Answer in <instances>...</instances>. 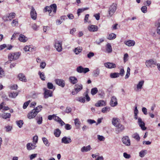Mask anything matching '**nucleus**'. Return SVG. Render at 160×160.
I'll return each mask as SVG.
<instances>
[{
    "instance_id": "obj_1",
    "label": "nucleus",
    "mask_w": 160,
    "mask_h": 160,
    "mask_svg": "<svg viewBox=\"0 0 160 160\" xmlns=\"http://www.w3.org/2000/svg\"><path fill=\"white\" fill-rule=\"evenodd\" d=\"M21 55V52H17L9 54L8 58L10 61L18 59Z\"/></svg>"
},
{
    "instance_id": "obj_2",
    "label": "nucleus",
    "mask_w": 160,
    "mask_h": 160,
    "mask_svg": "<svg viewBox=\"0 0 160 160\" xmlns=\"http://www.w3.org/2000/svg\"><path fill=\"white\" fill-rule=\"evenodd\" d=\"M83 89V86L81 84H77L75 85L74 90L72 92L73 95L77 94Z\"/></svg>"
},
{
    "instance_id": "obj_3",
    "label": "nucleus",
    "mask_w": 160,
    "mask_h": 160,
    "mask_svg": "<svg viewBox=\"0 0 160 160\" xmlns=\"http://www.w3.org/2000/svg\"><path fill=\"white\" fill-rule=\"evenodd\" d=\"M117 9L116 4L113 3L109 8L108 12L109 16L111 17L115 12Z\"/></svg>"
},
{
    "instance_id": "obj_4",
    "label": "nucleus",
    "mask_w": 160,
    "mask_h": 160,
    "mask_svg": "<svg viewBox=\"0 0 160 160\" xmlns=\"http://www.w3.org/2000/svg\"><path fill=\"white\" fill-rule=\"evenodd\" d=\"M115 131L117 134L119 133L122 132L125 129V127L121 123H118L117 126L115 127Z\"/></svg>"
},
{
    "instance_id": "obj_5",
    "label": "nucleus",
    "mask_w": 160,
    "mask_h": 160,
    "mask_svg": "<svg viewBox=\"0 0 160 160\" xmlns=\"http://www.w3.org/2000/svg\"><path fill=\"white\" fill-rule=\"evenodd\" d=\"M44 91V97L45 98H48L49 97H52V92L50 90L47 89L45 88L43 89Z\"/></svg>"
},
{
    "instance_id": "obj_6",
    "label": "nucleus",
    "mask_w": 160,
    "mask_h": 160,
    "mask_svg": "<svg viewBox=\"0 0 160 160\" xmlns=\"http://www.w3.org/2000/svg\"><path fill=\"white\" fill-rule=\"evenodd\" d=\"M138 123L139 126L141 127L142 130H145L147 128L145 127V123L142 121V119L140 118H138Z\"/></svg>"
},
{
    "instance_id": "obj_7",
    "label": "nucleus",
    "mask_w": 160,
    "mask_h": 160,
    "mask_svg": "<svg viewBox=\"0 0 160 160\" xmlns=\"http://www.w3.org/2000/svg\"><path fill=\"white\" fill-rule=\"evenodd\" d=\"M55 48L58 52L61 51L62 48V42H59L58 41H56L54 45Z\"/></svg>"
},
{
    "instance_id": "obj_8",
    "label": "nucleus",
    "mask_w": 160,
    "mask_h": 160,
    "mask_svg": "<svg viewBox=\"0 0 160 160\" xmlns=\"http://www.w3.org/2000/svg\"><path fill=\"white\" fill-rule=\"evenodd\" d=\"M30 16L32 18L33 20H35L37 18V13L35 9L33 7H32L30 12Z\"/></svg>"
},
{
    "instance_id": "obj_9",
    "label": "nucleus",
    "mask_w": 160,
    "mask_h": 160,
    "mask_svg": "<svg viewBox=\"0 0 160 160\" xmlns=\"http://www.w3.org/2000/svg\"><path fill=\"white\" fill-rule=\"evenodd\" d=\"M122 141L126 146H129L130 145V140L127 136L123 137L122 138Z\"/></svg>"
},
{
    "instance_id": "obj_10",
    "label": "nucleus",
    "mask_w": 160,
    "mask_h": 160,
    "mask_svg": "<svg viewBox=\"0 0 160 160\" xmlns=\"http://www.w3.org/2000/svg\"><path fill=\"white\" fill-rule=\"evenodd\" d=\"M55 81L56 83L59 86H60L62 88L64 87L65 82L64 80L61 79H55Z\"/></svg>"
},
{
    "instance_id": "obj_11",
    "label": "nucleus",
    "mask_w": 160,
    "mask_h": 160,
    "mask_svg": "<svg viewBox=\"0 0 160 160\" xmlns=\"http://www.w3.org/2000/svg\"><path fill=\"white\" fill-rule=\"evenodd\" d=\"M110 105L112 107H115L118 104V102L115 96H112L110 102Z\"/></svg>"
},
{
    "instance_id": "obj_12",
    "label": "nucleus",
    "mask_w": 160,
    "mask_h": 160,
    "mask_svg": "<svg viewBox=\"0 0 160 160\" xmlns=\"http://www.w3.org/2000/svg\"><path fill=\"white\" fill-rule=\"evenodd\" d=\"M34 110H32L27 115L28 118L29 119H31L35 118L37 114L36 112Z\"/></svg>"
},
{
    "instance_id": "obj_13",
    "label": "nucleus",
    "mask_w": 160,
    "mask_h": 160,
    "mask_svg": "<svg viewBox=\"0 0 160 160\" xmlns=\"http://www.w3.org/2000/svg\"><path fill=\"white\" fill-rule=\"evenodd\" d=\"M61 142L62 143L65 144H68L72 142V140L70 137L65 136L62 139Z\"/></svg>"
},
{
    "instance_id": "obj_14",
    "label": "nucleus",
    "mask_w": 160,
    "mask_h": 160,
    "mask_svg": "<svg viewBox=\"0 0 160 160\" xmlns=\"http://www.w3.org/2000/svg\"><path fill=\"white\" fill-rule=\"evenodd\" d=\"M104 65L106 68L110 69L115 68L116 66V65L115 63L110 62L104 63Z\"/></svg>"
},
{
    "instance_id": "obj_15",
    "label": "nucleus",
    "mask_w": 160,
    "mask_h": 160,
    "mask_svg": "<svg viewBox=\"0 0 160 160\" xmlns=\"http://www.w3.org/2000/svg\"><path fill=\"white\" fill-rule=\"evenodd\" d=\"M106 102L103 100H100L98 101V102L95 103V105L97 107H100L106 105Z\"/></svg>"
},
{
    "instance_id": "obj_16",
    "label": "nucleus",
    "mask_w": 160,
    "mask_h": 160,
    "mask_svg": "<svg viewBox=\"0 0 160 160\" xmlns=\"http://www.w3.org/2000/svg\"><path fill=\"white\" fill-rule=\"evenodd\" d=\"M155 64V62H154V61L152 59L147 61L146 62V65L148 67H152L154 64Z\"/></svg>"
},
{
    "instance_id": "obj_17",
    "label": "nucleus",
    "mask_w": 160,
    "mask_h": 160,
    "mask_svg": "<svg viewBox=\"0 0 160 160\" xmlns=\"http://www.w3.org/2000/svg\"><path fill=\"white\" fill-rule=\"evenodd\" d=\"M28 38L24 35L21 34L18 38L19 40L22 42H26L28 40Z\"/></svg>"
},
{
    "instance_id": "obj_18",
    "label": "nucleus",
    "mask_w": 160,
    "mask_h": 160,
    "mask_svg": "<svg viewBox=\"0 0 160 160\" xmlns=\"http://www.w3.org/2000/svg\"><path fill=\"white\" fill-rule=\"evenodd\" d=\"M88 29L91 32H95L98 30L97 26L94 25H91L88 27Z\"/></svg>"
},
{
    "instance_id": "obj_19",
    "label": "nucleus",
    "mask_w": 160,
    "mask_h": 160,
    "mask_svg": "<svg viewBox=\"0 0 160 160\" xmlns=\"http://www.w3.org/2000/svg\"><path fill=\"white\" fill-rule=\"evenodd\" d=\"M92 148L90 145H88V146L85 147L84 146L81 148V151L82 152H87L90 151L91 149Z\"/></svg>"
},
{
    "instance_id": "obj_20",
    "label": "nucleus",
    "mask_w": 160,
    "mask_h": 160,
    "mask_svg": "<svg viewBox=\"0 0 160 160\" xmlns=\"http://www.w3.org/2000/svg\"><path fill=\"white\" fill-rule=\"evenodd\" d=\"M18 78L21 81H23L25 82H27V79L26 77L23 73H19L18 75Z\"/></svg>"
},
{
    "instance_id": "obj_21",
    "label": "nucleus",
    "mask_w": 160,
    "mask_h": 160,
    "mask_svg": "<svg viewBox=\"0 0 160 160\" xmlns=\"http://www.w3.org/2000/svg\"><path fill=\"white\" fill-rule=\"evenodd\" d=\"M125 44L129 47H131L134 45L135 42L133 40H129L125 42Z\"/></svg>"
},
{
    "instance_id": "obj_22",
    "label": "nucleus",
    "mask_w": 160,
    "mask_h": 160,
    "mask_svg": "<svg viewBox=\"0 0 160 160\" xmlns=\"http://www.w3.org/2000/svg\"><path fill=\"white\" fill-rule=\"evenodd\" d=\"M106 52L108 53H110L112 52V50L111 44L108 43L106 45Z\"/></svg>"
},
{
    "instance_id": "obj_23",
    "label": "nucleus",
    "mask_w": 160,
    "mask_h": 160,
    "mask_svg": "<svg viewBox=\"0 0 160 160\" xmlns=\"http://www.w3.org/2000/svg\"><path fill=\"white\" fill-rule=\"evenodd\" d=\"M119 119L118 118H113L112 120V124L115 127L116 126L117 124L120 123Z\"/></svg>"
},
{
    "instance_id": "obj_24",
    "label": "nucleus",
    "mask_w": 160,
    "mask_h": 160,
    "mask_svg": "<svg viewBox=\"0 0 160 160\" xmlns=\"http://www.w3.org/2000/svg\"><path fill=\"white\" fill-rule=\"evenodd\" d=\"M69 80L70 82L72 84H76L78 82L77 78L74 77H70L69 78Z\"/></svg>"
},
{
    "instance_id": "obj_25",
    "label": "nucleus",
    "mask_w": 160,
    "mask_h": 160,
    "mask_svg": "<svg viewBox=\"0 0 160 160\" xmlns=\"http://www.w3.org/2000/svg\"><path fill=\"white\" fill-rule=\"evenodd\" d=\"M100 70L98 68H97L95 70H94L92 74L93 76L95 77H98L100 74Z\"/></svg>"
},
{
    "instance_id": "obj_26",
    "label": "nucleus",
    "mask_w": 160,
    "mask_h": 160,
    "mask_svg": "<svg viewBox=\"0 0 160 160\" xmlns=\"http://www.w3.org/2000/svg\"><path fill=\"white\" fill-rule=\"evenodd\" d=\"M15 13L14 12L11 13L9 14L8 16L6 18V21H8L9 19V20H11L12 19L14 18L15 16Z\"/></svg>"
},
{
    "instance_id": "obj_27",
    "label": "nucleus",
    "mask_w": 160,
    "mask_h": 160,
    "mask_svg": "<svg viewBox=\"0 0 160 160\" xmlns=\"http://www.w3.org/2000/svg\"><path fill=\"white\" fill-rule=\"evenodd\" d=\"M61 132V131L58 128H57L54 130V134L55 137H58L60 136Z\"/></svg>"
},
{
    "instance_id": "obj_28",
    "label": "nucleus",
    "mask_w": 160,
    "mask_h": 160,
    "mask_svg": "<svg viewBox=\"0 0 160 160\" xmlns=\"http://www.w3.org/2000/svg\"><path fill=\"white\" fill-rule=\"evenodd\" d=\"M50 6L51 10H53L54 14H55L56 13L57 9L56 4H51Z\"/></svg>"
},
{
    "instance_id": "obj_29",
    "label": "nucleus",
    "mask_w": 160,
    "mask_h": 160,
    "mask_svg": "<svg viewBox=\"0 0 160 160\" xmlns=\"http://www.w3.org/2000/svg\"><path fill=\"white\" fill-rule=\"evenodd\" d=\"M83 97H85V98L86 99V101L87 102H89L90 100V98L88 95V90L85 92L83 94Z\"/></svg>"
},
{
    "instance_id": "obj_30",
    "label": "nucleus",
    "mask_w": 160,
    "mask_h": 160,
    "mask_svg": "<svg viewBox=\"0 0 160 160\" xmlns=\"http://www.w3.org/2000/svg\"><path fill=\"white\" fill-rule=\"evenodd\" d=\"M144 80H142L139 81L137 85V88L138 89H141L142 86L144 84Z\"/></svg>"
},
{
    "instance_id": "obj_31",
    "label": "nucleus",
    "mask_w": 160,
    "mask_h": 160,
    "mask_svg": "<svg viewBox=\"0 0 160 160\" xmlns=\"http://www.w3.org/2000/svg\"><path fill=\"white\" fill-rule=\"evenodd\" d=\"M110 77L111 78H113L119 77V74L118 72L111 73L110 74Z\"/></svg>"
},
{
    "instance_id": "obj_32",
    "label": "nucleus",
    "mask_w": 160,
    "mask_h": 160,
    "mask_svg": "<svg viewBox=\"0 0 160 160\" xmlns=\"http://www.w3.org/2000/svg\"><path fill=\"white\" fill-rule=\"evenodd\" d=\"M82 51V47H79L76 48L74 50V52L76 54H78L79 52H81Z\"/></svg>"
},
{
    "instance_id": "obj_33",
    "label": "nucleus",
    "mask_w": 160,
    "mask_h": 160,
    "mask_svg": "<svg viewBox=\"0 0 160 160\" xmlns=\"http://www.w3.org/2000/svg\"><path fill=\"white\" fill-rule=\"evenodd\" d=\"M2 117L4 119L10 118L11 117V114L10 113H4L2 115Z\"/></svg>"
},
{
    "instance_id": "obj_34",
    "label": "nucleus",
    "mask_w": 160,
    "mask_h": 160,
    "mask_svg": "<svg viewBox=\"0 0 160 160\" xmlns=\"http://www.w3.org/2000/svg\"><path fill=\"white\" fill-rule=\"evenodd\" d=\"M47 11L49 12V15L50 16H52V14L51 13L52 10H51L50 6H47L44 9V12H47Z\"/></svg>"
},
{
    "instance_id": "obj_35",
    "label": "nucleus",
    "mask_w": 160,
    "mask_h": 160,
    "mask_svg": "<svg viewBox=\"0 0 160 160\" xmlns=\"http://www.w3.org/2000/svg\"><path fill=\"white\" fill-rule=\"evenodd\" d=\"M116 35L115 34L112 33L109 35L107 38L109 40L114 39L116 38Z\"/></svg>"
},
{
    "instance_id": "obj_36",
    "label": "nucleus",
    "mask_w": 160,
    "mask_h": 160,
    "mask_svg": "<svg viewBox=\"0 0 160 160\" xmlns=\"http://www.w3.org/2000/svg\"><path fill=\"white\" fill-rule=\"evenodd\" d=\"M110 107H106L105 108H103L102 109V112L103 113H107L110 111Z\"/></svg>"
},
{
    "instance_id": "obj_37",
    "label": "nucleus",
    "mask_w": 160,
    "mask_h": 160,
    "mask_svg": "<svg viewBox=\"0 0 160 160\" xmlns=\"http://www.w3.org/2000/svg\"><path fill=\"white\" fill-rule=\"evenodd\" d=\"M38 74L39 75L40 77L42 80V81H44L45 80V77L44 73L43 72H41L40 71H39Z\"/></svg>"
},
{
    "instance_id": "obj_38",
    "label": "nucleus",
    "mask_w": 160,
    "mask_h": 160,
    "mask_svg": "<svg viewBox=\"0 0 160 160\" xmlns=\"http://www.w3.org/2000/svg\"><path fill=\"white\" fill-rule=\"evenodd\" d=\"M37 122L38 124H42V116H37L36 118Z\"/></svg>"
},
{
    "instance_id": "obj_39",
    "label": "nucleus",
    "mask_w": 160,
    "mask_h": 160,
    "mask_svg": "<svg viewBox=\"0 0 160 160\" xmlns=\"http://www.w3.org/2000/svg\"><path fill=\"white\" fill-rule=\"evenodd\" d=\"M16 123L17 125L19 128H21L22 127V125L23 124V122L22 120H19L17 121Z\"/></svg>"
},
{
    "instance_id": "obj_40",
    "label": "nucleus",
    "mask_w": 160,
    "mask_h": 160,
    "mask_svg": "<svg viewBox=\"0 0 160 160\" xmlns=\"http://www.w3.org/2000/svg\"><path fill=\"white\" fill-rule=\"evenodd\" d=\"M98 92V89L97 88H94L91 89V93L92 95H94L96 94Z\"/></svg>"
},
{
    "instance_id": "obj_41",
    "label": "nucleus",
    "mask_w": 160,
    "mask_h": 160,
    "mask_svg": "<svg viewBox=\"0 0 160 160\" xmlns=\"http://www.w3.org/2000/svg\"><path fill=\"white\" fill-rule=\"evenodd\" d=\"M42 108V106H38V107L33 109L36 112V113L38 114V113L41 110V108Z\"/></svg>"
},
{
    "instance_id": "obj_42",
    "label": "nucleus",
    "mask_w": 160,
    "mask_h": 160,
    "mask_svg": "<svg viewBox=\"0 0 160 160\" xmlns=\"http://www.w3.org/2000/svg\"><path fill=\"white\" fill-rule=\"evenodd\" d=\"M88 8H79L78 10L77 13L78 14V16H79L80 15V13H81L84 11L85 10H88Z\"/></svg>"
},
{
    "instance_id": "obj_43",
    "label": "nucleus",
    "mask_w": 160,
    "mask_h": 160,
    "mask_svg": "<svg viewBox=\"0 0 160 160\" xmlns=\"http://www.w3.org/2000/svg\"><path fill=\"white\" fill-rule=\"evenodd\" d=\"M132 137L136 139L138 141L140 140V137L139 134L137 133H134L132 135Z\"/></svg>"
},
{
    "instance_id": "obj_44",
    "label": "nucleus",
    "mask_w": 160,
    "mask_h": 160,
    "mask_svg": "<svg viewBox=\"0 0 160 160\" xmlns=\"http://www.w3.org/2000/svg\"><path fill=\"white\" fill-rule=\"evenodd\" d=\"M156 25L157 27V33L160 35V20H158Z\"/></svg>"
},
{
    "instance_id": "obj_45",
    "label": "nucleus",
    "mask_w": 160,
    "mask_h": 160,
    "mask_svg": "<svg viewBox=\"0 0 160 160\" xmlns=\"http://www.w3.org/2000/svg\"><path fill=\"white\" fill-rule=\"evenodd\" d=\"M42 140L43 141L44 144L47 146H49V143L48 142V139L45 137H43L42 138Z\"/></svg>"
},
{
    "instance_id": "obj_46",
    "label": "nucleus",
    "mask_w": 160,
    "mask_h": 160,
    "mask_svg": "<svg viewBox=\"0 0 160 160\" xmlns=\"http://www.w3.org/2000/svg\"><path fill=\"white\" fill-rule=\"evenodd\" d=\"M47 87L49 89H52L54 90L55 88L54 87L53 84L51 82H48L47 83Z\"/></svg>"
},
{
    "instance_id": "obj_47",
    "label": "nucleus",
    "mask_w": 160,
    "mask_h": 160,
    "mask_svg": "<svg viewBox=\"0 0 160 160\" xmlns=\"http://www.w3.org/2000/svg\"><path fill=\"white\" fill-rule=\"evenodd\" d=\"M83 68L82 66H79L76 69L77 71L80 73L83 72Z\"/></svg>"
},
{
    "instance_id": "obj_48",
    "label": "nucleus",
    "mask_w": 160,
    "mask_h": 160,
    "mask_svg": "<svg viewBox=\"0 0 160 160\" xmlns=\"http://www.w3.org/2000/svg\"><path fill=\"white\" fill-rule=\"evenodd\" d=\"M32 28L34 31H37L39 28V26H38L36 24H33L31 26Z\"/></svg>"
},
{
    "instance_id": "obj_49",
    "label": "nucleus",
    "mask_w": 160,
    "mask_h": 160,
    "mask_svg": "<svg viewBox=\"0 0 160 160\" xmlns=\"http://www.w3.org/2000/svg\"><path fill=\"white\" fill-rule=\"evenodd\" d=\"M130 69L129 67H128L127 69V73L125 77V79H127L128 78L130 75Z\"/></svg>"
},
{
    "instance_id": "obj_50",
    "label": "nucleus",
    "mask_w": 160,
    "mask_h": 160,
    "mask_svg": "<svg viewBox=\"0 0 160 160\" xmlns=\"http://www.w3.org/2000/svg\"><path fill=\"white\" fill-rule=\"evenodd\" d=\"M18 95V93L17 92H12L10 93L9 94L10 97L12 98H15Z\"/></svg>"
},
{
    "instance_id": "obj_51",
    "label": "nucleus",
    "mask_w": 160,
    "mask_h": 160,
    "mask_svg": "<svg viewBox=\"0 0 160 160\" xmlns=\"http://www.w3.org/2000/svg\"><path fill=\"white\" fill-rule=\"evenodd\" d=\"M124 71L123 68L120 69V72L118 73L119 76L120 75L121 76H123L124 74Z\"/></svg>"
},
{
    "instance_id": "obj_52",
    "label": "nucleus",
    "mask_w": 160,
    "mask_h": 160,
    "mask_svg": "<svg viewBox=\"0 0 160 160\" xmlns=\"http://www.w3.org/2000/svg\"><path fill=\"white\" fill-rule=\"evenodd\" d=\"M146 151H147L146 150L140 151L139 152L140 156L141 157H143L146 154Z\"/></svg>"
},
{
    "instance_id": "obj_53",
    "label": "nucleus",
    "mask_w": 160,
    "mask_h": 160,
    "mask_svg": "<svg viewBox=\"0 0 160 160\" xmlns=\"http://www.w3.org/2000/svg\"><path fill=\"white\" fill-rule=\"evenodd\" d=\"M18 24V19H15L13 20L12 22V26H15L17 25Z\"/></svg>"
},
{
    "instance_id": "obj_54",
    "label": "nucleus",
    "mask_w": 160,
    "mask_h": 160,
    "mask_svg": "<svg viewBox=\"0 0 160 160\" xmlns=\"http://www.w3.org/2000/svg\"><path fill=\"white\" fill-rule=\"evenodd\" d=\"M30 102V101L29 100L24 103L23 106V108L24 109H26L27 108V107L28 106Z\"/></svg>"
},
{
    "instance_id": "obj_55",
    "label": "nucleus",
    "mask_w": 160,
    "mask_h": 160,
    "mask_svg": "<svg viewBox=\"0 0 160 160\" xmlns=\"http://www.w3.org/2000/svg\"><path fill=\"white\" fill-rule=\"evenodd\" d=\"M4 75V72L3 69L0 67V77H2Z\"/></svg>"
},
{
    "instance_id": "obj_56",
    "label": "nucleus",
    "mask_w": 160,
    "mask_h": 160,
    "mask_svg": "<svg viewBox=\"0 0 160 160\" xmlns=\"http://www.w3.org/2000/svg\"><path fill=\"white\" fill-rule=\"evenodd\" d=\"M147 7L145 6H142L141 8V10L142 11L143 13L146 12L147 10Z\"/></svg>"
},
{
    "instance_id": "obj_57",
    "label": "nucleus",
    "mask_w": 160,
    "mask_h": 160,
    "mask_svg": "<svg viewBox=\"0 0 160 160\" xmlns=\"http://www.w3.org/2000/svg\"><path fill=\"white\" fill-rule=\"evenodd\" d=\"M65 128L67 130H69L71 129L72 126L68 124H66L65 125Z\"/></svg>"
},
{
    "instance_id": "obj_58",
    "label": "nucleus",
    "mask_w": 160,
    "mask_h": 160,
    "mask_svg": "<svg viewBox=\"0 0 160 160\" xmlns=\"http://www.w3.org/2000/svg\"><path fill=\"white\" fill-rule=\"evenodd\" d=\"M98 138L100 141H104L105 140V138L103 136L100 135H98Z\"/></svg>"
},
{
    "instance_id": "obj_59",
    "label": "nucleus",
    "mask_w": 160,
    "mask_h": 160,
    "mask_svg": "<svg viewBox=\"0 0 160 160\" xmlns=\"http://www.w3.org/2000/svg\"><path fill=\"white\" fill-rule=\"evenodd\" d=\"M128 53H126L124 55L123 57V60L124 62H125L128 61Z\"/></svg>"
},
{
    "instance_id": "obj_60",
    "label": "nucleus",
    "mask_w": 160,
    "mask_h": 160,
    "mask_svg": "<svg viewBox=\"0 0 160 160\" xmlns=\"http://www.w3.org/2000/svg\"><path fill=\"white\" fill-rule=\"evenodd\" d=\"M123 156L126 159H129L131 157V156L130 154H128L126 152H124L123 153Z\"/></svg>"
},
{
    "instance_id": "obj_61",
    "label": "nucleus",
    "mask_w": 160,
    "mask_h": 160,
    "mask_svg": "<svg viewBox=\"0 0 160 160\" xmlns=\"http://www.w3.org/2000/svg\"><path fill=\"white\" fill-rule=\"evenodd\" d=\"M50 29V27L48 26H44L43 27V31L44 32H46Z\"/></svg>"
},
{
    "instance_id": "obj_62",
    "label": "nucleus",
    "mask_w": 160,
    "mask_h": 160,
    "mask_svg": "<svg viewBox=\"0 0 160 160\" xmlns=\"http://www.w3.org/2000/svg\"><path fill=\"white\" fill-rule=\"evenodd\" d=\"M27 148L28 150H30L33 149V148H32L31 147V143H28L27 145Z\"/></svg>"
},
{
    "instance_id": "obj_63",
    "label": "nucleus",
    "mask_w": 160,
    "mask_h": 160,
    "mask_svg": "<svg viewBox=\"0 0 160 160\" xmlns=\"http://www.w3.org/2000/svg\"><path fill=\"white\" fill-rule=\"evenodd\" d=\"M85 97H81L79 98L78 101L81 102H84L85 101Z\"/></svg>"
},
{
    "instance_id": "obj_64",
    "label": "nucleus",
    "mask_w": 160,
    "mask_h": 160,
    "mask_svg": "<svg viewBox=\"0 0 160 160\" xmlns=\"http://www.w3.org/2000/svg\"><path fill=\"white\" fill-rule=\"evenodd\" d=\"M72 111V109L70 107H67L66 108V109L65 112L67 113H69L70 112Z\"/></svg>"
}]
</instances>
